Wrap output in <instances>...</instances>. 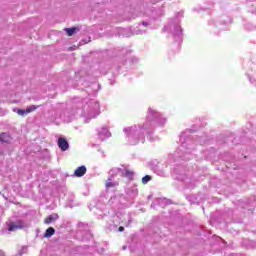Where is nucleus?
<instances>
[{
  "label": "nucleus",
  "instance_id": "15",
  "mask_svg": "<svg viewBox=\"0 0 256 256\" xmlns=\"http://www.w3.org/2000/svg\"><path fill=\"white\" fill-rule=\"evenodd\" d=\"M133 63H139V60H138V59H135V60L133 61Z\"/></svg>",
  "mask_w": 256,
  "mask_h": 256
},
{
  "label": "nucleus",
  "instance_id": "13",
  "mask_svg": "<svg viewBox=\"0 0 256 256\" xmlns=\"http://www.w3.org/2000/svg\"><path fill=\"white\" fill-rule=\"evenodd\" d=\"M118 231H120V233H122V231H125V227L120 226V227L118 228Z\"/></svg>",
  "mask_w": 256,
  "mask_h": 256
},
{
  "label": "nucleus",
  "instance_id": "9",
  "mask_svg": "<svg viewBox=\"0 0 256 256\" xmlns=\"http://www.w3.org/2000/svg\"><path fill=\"white\" fill-rule=\"evenodd\" d=\"M125 177H128V179H132L133 178V171L126 169L125 170Z\"/></svg>",
  "mask_w": 256,
  "mask_h": 256
},
{
  "label": "nucleus",
  "instance_id": "4",
  "mask_svg": "<svg viewBox=\"0 0 256 256\" xmlns=\"http://www.w3.org/2000/svg\"><path fill=\"white\" fill-rule=\"evenodd\" d=\"M57 219H59V214H52L44 219V223L46 225H51V223H54V221H57Z\"/></svg>",
  "mask_w": 256,
  "mask_h": 256
},
{
  "label": "nucleus",
  "instance_id": "3",
  "mask_svg": "<svg viewBox=\"0 0 256 256\" xmlns=\"http://www.w3.org/2000/svg\"><path fill=\"white\" fill-rule=\"evenodd\" d=\"M38 109V106H30L26 110L20 109L17 111L18 115H21L22 117L25 115H28V113H33V111H36Z\"/></svg>",
  "mask_w": 256,
  "mask_h": 256
},
{
  "label": "nucleus",
  "instance_id": "1",
  "mask_svg": "<svg viewBox=\"0 0 256 256\" xmlns=\"http://www.w3.org/2000/svg\"><path fill=\"white\" fill-rule=\"evenodd\" d=\"M58 147L62 151H67L69 149V142H67V139L60 137L58 138Z\"/></svg>",
  "mask_w": 256,
  "mask_h": 256
},
{
  "label": "nucleus",
  "instance_id": "14",
  "mask_svg": "<svg viewBox=\"0 0 256 256\" xmlns=\"http://www.w3.org/2000/svg\"><path fill=\"white\" fill-rule=\"evenodd\" d=\"M142 25H143L144 27H147V26L149 25V23L143 22Z\"/></svg>",
  "mask_w": 256,
  "mask_h": 256
},
{
  "label": "nucleus",
  "instance_id": "12",
  "mask_svg": "<svg viewBox=\"0 0 256 256\" xmlns=\"http://www.w3.org/2000/svg\"><path fill=\"white\" fill-rule=\"evenodd\" d=\"M181 33H183V30H181V27H176L174 35H181Z\"/></svg>",
  "mask_w": 256,
  "mask_h": 256
},
{
  "label": "nucleus",
  "instance_id": "7",
  "mask_svg": "<svg viewBox=\"0 0 256 256\" xmlns=\"http://www.w3.org/2000/svg\"><path fill=\"white\" fill-rule=\"evenodd\" d=\"M11 142V135L2 132L0 133V143H10Z\"/></svg>",
  "mask_w": 256,
  "mask_h": 256
},
{
  "label": "nucleus",
  "instance_id": "2",
  "mask_svg": "<svg viewBox=\"0 0 256 256\" xmlns=\"http://www.w3.org/2000/svg\"><path fill=\"white\" fill-rule=\"evenodd\" d=\"M17 229H23V221L19 220L17 224H15V222H11L8 225V231H17Z\"/></svg>",
  "mask_w": 256,
  "mask_h": 256
},
{
  "label": "nucleus",
  "instance_id": "8",
  "mask_svg": "<svg viewBox=\"0 0 256 256\" xmlns=\"http://www.w3.org/2000/svg\"><path fill=\"white\" fill-rule=\"evenodd\" d=\"M52 235H55V228L53 227H49L45 234H44V237H46V239H49V237H52Z\"/></svg>",
  "mask_w": 256,
  "mask_h": 256
},
{
  "label": "nucleus",
  "instance_id": "10",
  "mask_svg": "<svg viewBox=\"0 0 256 256\" xmlns=\"http://www.w3.org/2000/svg\"><path fill=\"white\" fill-rule=\"evenodd\" d=\"M149 181H151V176H149V175H146V176H144V177L142 178V183H143V185H147V183H148Z\"/></svg>",
  "mask_w": 256,
  "mask_h": 256
},
{
  "label": "nucleus",
  "instance_id": "5",
  "mask_svg": "<svg viewBox=\"0 0 256 256\" xmlns=\"http://www.w3.org/2000/svg\"><path fill=\"white\" fill-rule=\"evenodd\" d=\"M64 31L67 33L68 37H73L75 33H79V31H81V28L79 27L65 28Z\"/></svg>",
  "mask_w": 256,
  "mask_h": 256
},
{
  "label": "nucleus",
  "instance_id": "6",
  "mask_svg": "<svg viewBox=\"0 0 256 256\" xmlns=\"http://www.w3.org/2000/svg\"><path fill=\"white\" fill-rule=\"evenodd\" d=\"M85 173H87V168L85 166H80L75 170L74 175L75 177H83Z\"/></svg>",
  "mask_w": 256,
  "mask_h": 256
},
{
  "label": "nucleus",
  "instance_id": "11",
  "mask_svg": "<svg viewBox=\"0 0 256 256\" xmlns=\"http://www.w3.org/2000/svg\"><path fill=\"white\" fill-rule=\"evenodd\" d=\"M115 183L114 182H111V179H108V181L106 182V188L107 189H111L113 187H115Z\"/></svg>",
  "mask_w": 256,
  "mask_h": 256
}]
</instances>
